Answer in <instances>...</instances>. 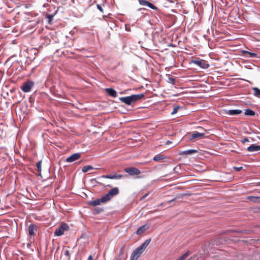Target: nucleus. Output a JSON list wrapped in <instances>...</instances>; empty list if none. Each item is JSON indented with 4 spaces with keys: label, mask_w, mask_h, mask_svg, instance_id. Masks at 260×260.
I'll use <instances>...</instances> for the list:
<instances>
[{
    "label": "nucleus",
    "mask_w": 260,
    "mask_h": 260,
    "mask_svg": "<svg viewBox=\"0 0 260 260\" xmlns=\"http://www.w3.org/2000/svg\"><path fill=\"white\" fill-rule=\"evenodd\" d=\"M168 82L172 84H174L175 82V79L173 77H170L168 79Z\"/></svg>",
    "instance_id": "nucleus-31"
},
{
    "label": "nucleus",
    "mask_w": 260,
    "mask_h": 260,
    "mask_svg": "<svg viewBox=\"0 0 260 260\" xmlns=\"http://www.w3.org/2000/svg\"><path fill=\"white\" fill-rule=\"evenodd\" d=\"M93 169V168L92 166L88 165V166H85L83 167L82 168V171L83 172L86 173V172H88V171L91 170Z\"/></svg>",
    "instance_id": "nucleus-24"
},
{
    "label": "nucleus",
    "mask_w": 260,
    "mask_h": 260,
    "mask_svg": "<svg viewBox=\"0 0 260 260\" xmlns=\"http://www.w3.org/2000/svg\"><path fill=\"white\" fill-rule=\"evenodd\" d=\"M179 108L180 107L179 106H175V107H174L173 110L171 112V114L174 115L177 113Z\"/></svg>",
    "instance_id": "nucleus-28"
},
{
    "label": "nucleus",
    "mask_w": 260,
    "mask_h": 260,
    "mask_svg": "<svg viewBox=\"0 0 260 260\" xmlns=\"http://www.w3.org/2000/svg\"><path fill=\"white\" fill-rule=\"evenodd\" d=\"M88 260H92V255H89L88 258Z\"/></svg>",
    "instance_id": "nucleus-40"
},
{
    "label": "nucleus",
    "mask_w": 260,
    "mask_h": 260,
    "mask_svg": "<svg viewBox=\"0 0 260 260\" xmlns=\"http://www.w3.org/2000/svg\"><path fill=\"white\" fill-rule=\"evenodd\" d=\"M170 143H171V142L170 141H167V142L166 143V145H169Z\"/></svg>",
    "instance_id": "nucleus-41"
},
{
    "label": "nucleus",
    "mask_w": 260,
    "mask_h": 260,
    "mask_svg": "<svg viewBox=\"0 0 260 260\" xmlns=\"http://www.w3.org/2000/svg\"><path fill=\"white\" fill-rule=\"evenodd\" d=\"M34 85V82L28 80L24 82L21 87V90L24 92H28L31 90V89Z\"/></svg>",
    "instance_id": "nucleus-4"
},
{
    "label": "nucleus",
    "mask_w": 260,
    "mask_h": 260,
    "mask_svg": "<svg viewBox=\"0 0 260 260\" xmlns=\"http://www.w3.org/2000/svg\"><path fill=\"white\" fill-rule=\"evenodd\" d=\"M54 17L53 15L47 14L46 17L48 19L49 23H51V21L53 20Z\"/></svg>",
    "instance_id": "nucleus-29"
},
{
    "label": "nucleus",
    "mask_w": 260,
    "mask_h": 260,
    "mask_svg": "<svg viewBox=\"0 0 260 260\" xmlns=\"http://www.w3.org/2000/svg\"><path fill=\"white\" fill-rule=\"evenodd\" d=\"M189 255V252L187 251L180 256L177 260H184Z\"/></svg>",
    "instance_id": "nucleus-27"
},
{
    "label": "nucleus",
    "mask_w": 260,
    "mask_h": 260,
    "mask_svg": "<svg viewBox=\"0 0 260 260\" xmlns=\"http://www.w3.org/2000/svg\"><path fill=\"white\" fill-rule=\"evenodd\" d=\"M252 90L253 91V94L256 96H260V89H258L257 87H253L252 88Z\"/></svg>",
    "instance_id": "nucleus-26"
},
{
    "label": "nucleus",
    "mask_w": 260,
    "mask_h": 260,
    "mask_svg": "<svg viewBox=\"0 0 260 260\" xmlns=\"http://www.w3.org/2000/svg\"><path fill=\"white\" fill-rule=\"evenodd\" d=\"M125 248V245H123L120 249L119 251V253L118 255V258L117 259V260H121L122 256H123Z\"/></svg>",
    "instance_id": "nucleus-23"
},
{
    "label": "nucleus",
    "mask_w": 260,
    "mask_h": 260,
    "mask_svg": "<svg viewBox=\"0 0 260 260\" xmlns=\"http://www.w3.org/2000/svg\"><path fill=\"white\" fill-rule=\"evenodd\" d=\"M204 135V133H200L198 132H194L191 134L190 140H192L194 139H200L203 137Z\"/></svg>",
    "instance_id": "nucleus-16"
},
{
    "label": "nucleus",
    "mask_w": 260,
    "mask_h": 260,
    "mask_svg": "<svg viewBox=\"0 0 260 260\" xmlns=\"http://www.w3.org/2000/svg\"><path fill=\"white\" fill-rule=\"evenodd\" d=\"M198 151L197 150L189 149L181 151L180 153V154L182 155H191L192 154L196 153Z\"/></svg>",
    "instance_id": "nucleus-18"
},
{
    "label": "nucleus",
    "mask_w": 260,
    "mask_h": 260,
    "mask_svg": "<svg viewBox=\"0 0 260 260\" xmlns=\"http://www.w3.org/2000/svg\"><path fill=\"white\" fill-rule=\"evenodd\" d=\"M144 96V93L133 94L131 96L119 98V100L128 105H131L132 103L142 100Z\"/></svg>",
    "instance_id": "nucleus-1"
},
{
    "label": "nucleus",
    "mask_w": 260,
    "mask_h": 260,
    "mask_svg": "<svg viewBox=\"0 0 260 260\" xmlns=\"http://www.w3.org/2000/svg\"><path fill=\"white\" fill-rule=\"evenodd\" d=\"M244 114L245 115L254 116L255 115V113L254 111L250 109H247L245 110Z\"/></svg>",
    "instance_id": "nucleus-22"
},
{
    "label": "nucleus",
    "mask_w": 260,
    "mask_h": 260,
    "mask_svg": "<svg viewBox=\"0 0 260 260\" xmlns=\"http://www.w3.org/2000/svg\"><path fill=\"white\" fill-rule=\"evenodd\" d=\"M38 172L41 173V161H39L36 165Z\"/></svg>",
    "instance_id": "nucleus-30"
},
{
    "label": "nucleus",
    "mask_w": 260,
    "mask_h": 260,
    "mask_svg": "<svg viewBox=\"0 0 260 260\" xmlns=\"http://www.w3.org/2000/svg\"><path fill=\"white\" fill-rule=\"evenodd\" d=\"M247 150L249 152H254L260 151V145L253 144L247 147Z\"/></svg>",
    "instance_id": "nucleus-12"
},
{
    "label": "nucleus",
    "mask_w": 260,
    "mask_h": 260,
    "mask_svg": "<svg viewBox=\"0 0 260 260\" xmlns=\"http://www.w3.org/2000/svg\"><path fill=\"white\" fill-rule=\"evenodd\" d=\"M119 192V189L117 187H114L110 190L107 193L104 195V197L107 201L108 202L111 200L114 196L117 195Z\"/></svg>",
    "instance_id": "nucleus-3"
},
{
    "label": "nucleus",
    "mask_w": 260,
    "mask_h": 260,
    "mask_svg": "<svg viewBox=\"0 0 260 260\" xmlns=\"http://www.w3.org/2000/svg\"><path fill=\"white\" fill-rule=\"evenodd\" d=\"M80 157L81 154L80 153H76L67 157L66 159V161L68 162H72L78 160L80 158Z\"/></svg>",
    "instance_id": "nucleus-9"
},
{
    "label": "nucleus",
    "mask_w": 260,
    "mask_h": 260,
    "mask_svg": "<svg viewBox=\"0 0 260 260\" xmlns=\"http://www.w3.org/2000/svg\"><path fill=\"white\" fill-rule=\"evenodd\" d=\"M148 7L153 10H157L158 9V8L156 6H155L153 4H152L151 3H149Z\"/></svg>",
    "instance_id": "nucleus-33"
},
{
    "label": "nucleus",
    "mask_w": 260,
    "mask_h": 260,
    "mask_svg": "<svg viewBox=\"0 0 260 260\" xmlns=\"http://www.w3.org/2000/svg\"><path fill=\"white\" fill-rule=\"evenodd\" d=\"M166 157L163 154H157L155 155L153 157V160L155 161H159L161 160L165 159Z\"/></svg>",
    "instance_id": "nucleus-20"
},
{
    "label": "nucleus",
    "mask_w": 260,
    "mask_h": 260,
    "mask_svg": "<svg viewBox=\"0 0 260 260\" xmlns=\"http://www.w3.org/2000/svg\"><path fill=\"white\" fill-rule=\"evenodd\" d=\"M176 199H173V200H172L169 201L168 202V203H169V204H170L171 202H174V201H176Z\"/></svg>",
    "instance_id": "nucleus-39"
},
{
    "label": "nucleus",
    "mask_w": 260,
    "mask_h": 260,
    "mask_svg": "<svg viewBox=\"0 0 260 260\" xmlns=\"http://www.w3.org/2000/svg\"><path fill=\"white\" fill-rule=\"evenodd\" d=\"M149 194V193H146L145 194H144L141 199V200H143L146 197L148 196V195Z\"/></svg>",
    "instance_id": "nucleus-37"
},
{
    "label": "nucleus",
    "mask_w": 260,
    "mask_h": 260,
    "mask_svg": "<svg viewBox=\"0 0 260 260\" xmlns=\"http://www.w3.org/2000/svg\"><path fill=\"white\" fill-rule=\"evenodd\" d=\"M69 229V226L67 223H62L56 229L54 232V235L56 236H60L64 234L65 231H68Z\"/></svg>",
    "instance_id": "nucleus-2"
},
{
    "label": "nucleus",
    "mask_w": 260,
    "mask_h": 260,
    "mask_svg": "<svg viewBox=\"0 0 260 260\" xmlns=\"http://www.w3.org/2000/svg\"><path fill=\"white\" fill-rule=\"evenodd\" d=\"M242 167H235L234 168V170L236 171H240V170H241L242 169Z\"/></svg>",
    "instance_id": "nucleus-35"
},
{
    "label": "nucleus",
    "mask_w": 260,
    "mask_h": 260,
    "mask_svg": "<svg viewBox=\"0 0 260 260\" xmlns=\"http://www.w3.org/2000/svg\"><path fill=\"white\" fill-rule=\"evenodd\" d=\"M102 178L111 179H120L124 177V175L121 174H116V173H112L110 175H103Z\"/></svg>",
    "instance_id": "nucleus-7"
},
{
    "label": "nucleus",
    "mask_w": 260,
    "mask_h": 260,
    "mask_svg": "<svg viewBox=\"0 0 260 260\" xmlns=\"http://www.w3.org/2000/svg\"><path fill=\"white\" fill-rule=\"evenodd\" d=\"M148 7L153 10H157L158 9V8L156 6H155L153 4H152L151 3H149Z\"/></svg>",
    "instance_id": "nucleus-32"
},
{
    "label": "nucleus",
    "mask_w": 260,
    "mask_h": 260,
    "mask_svg": "<svg viewBox=\"0 0 260 260\" xmlns=\"http://www.w3.org/2000/svg\"><path fill=\"white\" fill-rule=\"evenodd\" d=\"M258 185H260V182L258 183Z\"/></svg>",
    "instance_id": "nucleus-42"
},
{
    "label": "nucleus",
    "mask_w": 260,
    "mask_h": 260,
    "mask_svg": "<svg viewBox=\"0 0 260 260\" xmlns=\"http://www.w3.org/2000/svg\"><path fill=\"white\" fill-rule=\"evenodd\" d=\"M138 1L140 5L148 7L149 6V3H150L146 0H138Z\"/></svg>",
    "instance_id": "nucleus-25"
},
{
    "label": "nucleus",
    "mask_w": 260,
    "mask_h": 260,
    "mask_svg": "<svg viewBox=\"0 0 260 260\" xmlns=\"http://www.w3.org/2000/svg\"><path fill=\"white\" fill-rule=\"evenodd\" d=\"M247 142H249V140L248 139H245L243 140V143Z\"/></svg>",
    "instance_id": "nucleus-38"
},
{
    "label": "nucleus",
    "mask_w": 260,
    "mask_h": 260,
    "mask_svg": "<svg viewBox=\"0 0 260 260\" xmlns=\"http://www.w3.org/2000/svg\"><path fill=\"white\" fill-rule=\"evenodd\" d=\"M242 111L241 110H225V113L229 115H239L242 113Z\"/></svg>",
    "instance_id": "nucleus-15"
},
{
    "label": "nucleus",
    "mask_w": 260,
    "mask_h": 260,
    "mask_svg": "<svg viewBox=\"0 0 260 260\" xmlns=\"http://www.w3.org/2000/svg\"><path fill=\"white\" fill-rule=\"evenodd\" d=\"M38 226L37 225L31 223L28 226V233L30 236L34 235L35 232L37 231Z\"/></svg>",
    "instance_id": "nucleus-11"
},
{
    "label": "nucleus",
    "mask_w": 260,
    "mask_h": 260,
    "mask_svg": "<svg viewBox=\"0 0 260 260\" xmlns=\"http://www.w3.org/2000/svg\"><path fill=\"white\" fill-rule=\"evenodd\" d=\"M124 171L131 176L139 175L141 174V171L138 169L134 167L126 168L124 169Z\"/></svg>",
    "instance_id": "nucleus-5"
},
{
    "label": "nucleus",
    "mask_w": 260,
    "mask_h": 260,
    "mask_svg": "<svg viewBox=\"0 0 260 260\" xmlns=\"http://www.w3.org/2000/svg\"><path fill=\"white\" fill-rule=\"evenodd\" d=\"M142 253L136 249L132 253L130 260H137Z\"/></svg>",
    "instance_id": "nucleus-14"
},
{
    "label": "nucleus",
    "mask_w": 260,
    "mask_h": 260,
    "mask_svg": "<svg viewBox=\"0 0 260 260\" xmlns=\"http://www.w3.org/2000/svg\"><path fill=\"white\" fill-rule=\"evenodd\" d=\"M151 241V239H149L146 240L143 244H142L140 246H139L137 249L138 251H140L141 253H143L144 250L147 248L149 244Z\"/></svg>",
    "instance_id": "nucleus-10"
},
{
    "label": "nucleus",
    "mask_w": 260,
    "mask_h": 260,
    "mask_svg": "<svg viewBox=\"0 0 260 260\" xmlns=\"http://www.w3.org/2000/svg\"><path fill=\"white\" fill-rule=\"evenodd\" d=\"M192 62L203 69H207L209 67V64L203 60H194L192 61Z\"/></svg>",
    "instance_id": "nucleus-8"
},
{
    "label": "nucleus",
    "mask_w": 260,
    "mask_h": 260,
    "mask_svg": "<svg viewBox=\"0 0 260 260\" xmlns=\"http://www.w3.org/2000/svg\"><path fill=\"white\" fill-rule=\"evenodd\" d=\"M64 255L68 256V257H70V252H69V250H66L64 251Z\"/></svg>",
    "instance_id": "nucleus-36"
},
{
    "label": "nucleus",
    "mask_w": 260,
    "mask_h": 260,
    "mask_svg": "<svg viewBox=\"0 0 260 260\" xmlns=\"http://www.w3.org/2000/svg\"><path fill=\"white\" fill-rule=\"evenodd\" d=\"M247 199L254 203H260V197L249 196L247 198Z\"/></svg>",
    "instance_id": "nucleus-19"
},
{
    "label": "nucleus",
    "mask_w": 260,
    "mask_h": 260,
    "mask_svg": "<svg viewBox=\"0 0 260 260\" xmlns=\"http://www.w3.org/2000/svg\"><path fill=\"white\" fill-rule=\"evenodd\" d=\"M242 53L244 54L249 55V57H250L254 58L257 57V54L246 50H243Z\"/></svg>",
    "instance_id": "nucleus-21"
},
{
    "label": "nucleus",
    "mask_w": 260,
    "mask_h": 260,
    "mask_svg": "<svg viewBox=\"0 0 260 260\" xmlns=\"http://www.w3.org/2000/svg\"><path fill=\"white\" fill-rule=\"evenodd\" d=\"M107 201L105 198L104 196L100 199H98L95 200L91 201L89 202V205L92 206H96L102 203H107Z\"/></svg>",
    "instance_id": "nucleus-6"
},
{
    "label": "nucleus",
    "mask_w": 260,
    "mask_h": 260,
    "mask_svg": "<svg viewBox=\"0 0 260 260\" xmlns=\"http://www.w3.org/2000/svg\"><path fill=\"white\" fill-rule=\"evenodd\" d=\"M105 90L106 92L110 96L113 98H116L117 96L116 90L111 88H106Z\"/></svg>",
    "instance_id": "nucleus-17"
},
{
    "label": "nucleus",
    "mask_w": 260,
    "mask_h": 260,
    "mask_svg": "<svg viewBox=\"0 0 260 260\" xmlns=\"http://www.w3.org/2000/svg\"><path fill=\"white\" fill-rule=\"evenodd\" d=\"M96 7H97V8L101 12L104 13V10L101 5L98 4Z\"/></svg>",
    "instance_id": "nucleus-34"
},
{
    "label": "nucleus",
    "mask_w": 260,
    "mask_h": 260,
    "mask_svg": "<svg viewBox=\"0 0 260 260\" xmlns=\"http://www.w3.org/2000/svg\"><path fill=\"white\" fill-rule=\"evenodd\" d=\"M149 228V226L148 224H145L143 226H140L136 231V234L138 235H140L144 233L146 230Z\"/></svg>",
    "instance_id": "nucleus-13"
}]
</instances>
